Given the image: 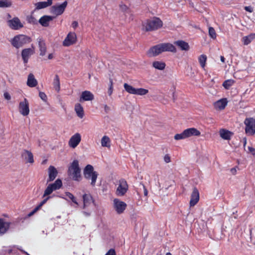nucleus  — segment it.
Returning <instances> with one entry per match:
<instances>
[{
  "label": "nucleus",
  "mask_w": 255,
  "mask_h": 255,
  "mask_svg": "<svg viewBox=\"0 0 255 255\" xmlns=\"http://www.w3.org/2000/svg\"><path fill=\"white\" fill-rule=\"evenodd\" d=\"M31 41L30 37L24 34H18L11 39L10 42L13 47L19 49L25 44L29 43Z\"/></svg>",
  "instance_id": "f257e3e1"
},
{
  "label": "nucleus",
  "mask_w": 255,
  "mask_h": 255,
  "mask_svg": "<svg viewBox=\"0 0 255 255\" xmlns=\"http://www.w3.org/2000/svg\"><path fill=\"white\" fill-rule=\"evenodd\" d=\"M162 24V21L159 18L153 17L143 22L142 29L146 31L155 30L161 27Z\"/></svg>",
  "instance_id": "f03ea898"
},
{
  "label": "nucleus",
  "mask_w": 255,
  "mask_h": 255,
  "mask_svg": "<svg viewBox=\"0 0 255 255\" xmlns=\"http://www.w3.org/2000/svg\"><path fill=\"white\" fill-rule=\"evenodd\" d=\"M83 213L86 216L90 215L92 211V208L94 205V199L90 194H85L83 195Z\"/></svg>",
  "instance_id": "7ed1b4c3"
},
{
  "label": "nucleus",
  "mask_w": 255,
  "mask_h": 255,
  "mask_svg": "<svg viewBox=\"0 0 255 255\" xmlns=\"http://www.w3.org/2000/svg\"><path fill=\"white\" fill-rule=\"evenodd\" d=\"M83 174L86 179L91 181V185L94 186L96 184L98 174L94 170L93 166L90 164L87 165L84 169Z\"/></svg>",
  "instance_id": "20e7f679"
},
{
  "label": "nucleus",
  "mask_w": 255,
  "mask_h": 255,
  "mask_svg": "<svg viewBox=\"0 0 255 255\" xmlns=\"http://www.w3.org/2000/svg\"><path fill=\"white\" fill-rule=\"evenodd\" d=\"M68 174L74 180L79 181L80 179L81 169L77 160H74L71 163L68 168Z\"/></svg>",
  "instance_id": "39448f33"
},
{
  "label": "nucleus",
  "mask_w": 255,
  "mask_h": 255,
  "mask_svg": "<svg viewBox=\"0 0 255 255\" xmlns=\"http://www.w3.org/2000/svg\"><path fill=\"white\" fill-rule=\"evenodd\" d=\"M125 90L129 94L138 96H144L148 93V90L144 88H135L127 83L124 84Z\"/></svg>",
  "instance_id": "423d86ee"
},
{
  "label": "nucleus",
  "mask_w": 255,
  "mask_h": 255,
  "mask_svg": "<svg viewBox=\"0 0 255 255\" xmlns=\"http://www.w3.org/2000/svg\"><path fill=\"white\" fill-rule=\"evenodd\" d=\"M68 5L67 1L65 0L62 3H57L50 7V13L56 16L62 14Z\"/></svg>",
  "instance_id": "0eeeda50"
},
{
  "label": "nucleus",
  "mask_w": 255,
  "mask_h": 255,
  "mask_svg": "<svg viewBox=\"0 0 255 255\" xmlns=\"http://www.w3.org/2000/svg\"><path fill=\"white\" fill-rule=\"evenodd\" d=\"M113 207L115 212L120 215L124 213L127 208V204L118 198H115L113 201Z\"/></svg>",
  "instance_id": "6e6552de"
},
{
  "label": "nucleus",
  "mask_w": 255,
  "mask_h": 255,
  "mask_svg": "<svg viewBox=\"0 0 255 255\" xmlns=\"http://www.w3.org/2000/svg\"><path fill=\"white\" fill-rule=\"evenodd\" d=\"M245 132L249 135L255 133V119L253 118H246L244 121Z\"/></svg>",
  "instance_id": "1a4fd4ad"
},
{
  "label": "nucleus",
  "mask_w": 255,
  "mask_h": 255,
  "mask_svg": "<svg viewBox=\"0 0 255 255\" xmlns=\"http://www.w3.org/2000/svg\"><path fill=\"white\" fill-rule=\"evenodd\" d=\"M77 41V36L75 32H69L62 42V45L65 47H69L75 44Z\"/></svg>",
  "instance_id": "9d476101"
},
{
  "label": "nucleus",
  "mask_w": 255,
  "mask_h": 255,
  "mask_svg": "<svg viewBox=\"0 0 255 255\" xmlns=\"http://www.w3.org/2000/svg\"><path fill=\"white\" fill-rule=\"evenodd\" d=\"M128 185L127 181L124 179L119 180L118 186L116 189V194L118 196H124L128 190Z\"/></svg>",
  "instance_id": "9b49d317"
},
{
  "label": "nucleus",
  "mask_w": 255,
  "mask_h": 255,
  "mask_svg": "<svg viewBox=\"0 0 255 255\" xmlns=\"http://www.w3.org/2000/svg\"><path fill=\"white\" fill-rule=\"evenodd\" d=\"M62 185V181L57 179L53 183L48 185L44 191L43 196H46L51 194L54 191L59 189Z\"/></svg>",
  "instance_id": "f8f14e48"
},
{
  "label": "nucleus",
  "mask_w": 255,
  "mask_h": 255,
  "mask_svg": "<svg viewBox=\"0 0 255 255\" xmlns=\"http://www.w3.org/2000/svg\"><path fill=\"white\" fill-rule=\"evenodd\" d=\"M18 109L19 113L23 116H27L30 112L29 105L28 100L26 98L20 102L18 104Z\"/></svg>",
  "instance_id": "ddd939ff"
},
{
  "label": "nucleus",
  "mask_w": 255,
  "mask_h": 255,
  "mask_svg": "<svg viewBox=\"0 0 255 255\" xmlns=\"http://www.w3.org/2000/svg\"><path fill=\"white\" fill-rule=\"evenodd\" d=\"M81 138V135L79 133L76 132L74 134L68 141L69 146L73 149L75 148L80 143Z\"/></svg>",
  "instance_id": "4468645a"
},
{
  "label": "nucleus",
  "mask_w": 255,
  "mask_h": 255,
  "mask_svg": "<svg viewBox=\"0 0 255 255\" xmlns=\"http://www.w3.org/2000/svg\"><path fill=\"white\" fill-rule=\"evenodd\" d=\"M34 53V47L23 49L21 51V57L23 62L26 64L28 62L29 58Z\"/></svg>",
  "instance_id": "2eb2a0df"
},
{
  "label": "nucleus",
  "mask_w": 255,
  "mask_h": 255,
  "mask_svg": "<svg viewBox=\"0 0 255 255\" xmlns=\"http://www.w3.org/2000/svg\"><path fill=\"white\" fill-rule=\"evenodd\" d=\"M8 26L12 29L18 30L23 27V25L18 17H14L7 21Z\"/></svg>",
  "instance_id": "dca6fc26"
},
{
  "label": "nucleus",
  "mask_w": 255,
  "mask_h": 255,
  "mask_svg": "<svg viewBox=\"0 0 255 255\" xmlns=\"http://www.w3.org/2000/svg\"><path fill=\"white\" fill-rule=\"evenodd\" d=\"M11 222H7L3 218H0V236L6 234L10 228Z\"/></svg>",
  "instance_id": "f3484780"
},
{
  "label": "nucleus",
  "mask_w": 255,
  "mask_h": 255,
  "mask_svg": "<svg viewBox=\"0 0 255 255\" xmlns=\"http://www.w3.org/2000/svg\"><path fill=\"white\" fill-rule=\"evenodd\" d=\"M94 99V96L89 91H85L82 92L79 101L81 102L85 101H91Z\"/></svg>",
  "instance_id": "a211bd4d"
},
{
  "label": "nucleus",
  "mask_w": 255,
  "mask_h": 255,
  "mask_svg": "<svg viewBox=\"0 0 255 255\" xmlns=\"http://www.w3.org/2000/svg\"><path fill=\"white\" fill-rule=\"evenodd\" d=\"M162 52L159 44H157L151 47L147 52L149 57H154L158 55Z\"/></svg>",
  "instance_id": "6ab92c4d"
},
{
  "label": "nucleus",
  "mask_w": 255,
  "mask_h": 255,
  "mask_svg": "<svg viewBox=\"0 0 255 255\" xmlns=\"http://www.w3.org/2000/svg\"><path fill=\"white\" fill-rule=\"evenodd\" d=\"M199 200V193L196 188L193 189V192L191 196L190 201V206L191 207L195 206Z\"/></svg>",
  "instance_id": "aec40b11"
},
{
  "label": "nucleus",
  "mask_w": 255,
  "mask_h": 255,
  "mask_svg": "<svg viewBox=\"0 0 255 255\" xmlns=\"http://www.w3.org/2000/svg\"><path fill=\"white\" fill-rule=\"evenodd\" d=\"M228 102L227 98L221 99L214 103V108L217 110H223L227 105Z\"/></svg>",
  "instance_id": "412c9836"
},
{
  "label": "nucleus",
  "mask_w": 255,
  "mask_h": 255,
  "mask_svg": "<svg viewBox=\"0 0 255 255\" xmlns=\"http://www.w3.org/2000/svg\"><path fill=\"white\" fill-rule=\"evenodd\" d=\"M186 138L192 136H199L201 135V132L194 128H188L184 130Z\"/></svg>",
  "instance_id": "4be33fe9"
},
{
  "label": "nucleus",
  "mask_w": 255,
  "mask_h": 255,
  "mask_svg": "<svg viewBox=\"0 0 255 255\" xmlns=\"http://www.w3.org/2000/svg\"><path fill=\"white\" fill-rule=\"evenodd\" d=\"M159 45L162 52L166 51L175 52L176 51L175 47L171 43H164L159 44Z\"/></svg>",
  "instance_id": "5701e85b"
},
{
  "label": "nucleus",
  "mask_w": 255,
  "mask_h": 255,
  "mask_svg": "<svg viewBox=\"0 0 255 255\" xmlns=\"http://www.w3.org/2000/svg\"><path fill=\"white\" fill-rule=\"evenodd\" d=\"M58 174L57 169L53 166H50L48 168V178L47 182L54 180Z\"/></svg>",
  "instance_id": "b1692460"
},
{
  "label": "nucleus",
  "mask_w": 255,
  "mask_h": 255,
  "mask_svg": "<svg viewBox=\"0 0 255 255\" xmlns=\"http://www.w3.org/2000/svg\"><path fill=\"white\" fill-rule=\"evenodd\" d=\"M21 156L27 162L32 163L34 162L33 154L30 151L24 150L21 153Z\"/></svg>",
  "instance_id": "393cba45"
},
{
  "label": "nucleus",
  "mask_w": 255,
  "mask_h": 255,
  "mask_svg": "<svg viewBox=\"0 0 255 255\" xmlns=\"http://www.w3.org/2000/svg\"><path fill=\"white\" fill-rule=\"evenodd\" d=\"M26 84L28 87L31 88L37 86L38 82L33 74L30 73L28 75Z\"/></svg>",
  "instance_id": "a878e982"
},
{
  "label": "nucleus",
  "mask_w": 255,
  "mask_h": 255,
  "mask_svg": "<svg viewBox=\"0 0 255 255\" xmlns=\"http://www.w3.org/2000/svg\"><path fill=\"white\" fill-rule=\"evenodd\" d=\"M174 44L181 50L188 51L190 49V46L188 43L183 40L176 41L174 42Z\"/></svg>",
  "instance_id": "bb28decb"
},
{
  "label": "nucleus",
  "mask_w": 255,
  "mask_h": 255,
  "mask_svg": "<svg viewBox=\"0 0 255 255\" xmlns=\"http://www.w3.org/2000/svg\"><path fill=\"white\" fill-rule=\"evenodd\" d=\"M38 47L40 51V55L41 56L45 55L47 51V48L44 41L42 39H39Z\"/></svg>",
  "instance_id": "cd10ccee"
},
{
  "label": "nucleus",
  "mask_w": 255,
  "mask_h": 255,
  "mask_svg": "<svg viewBox=\"0 0 255 255\" xmlns=\"http://www.w3.org/2000/svg\"><path fill=\"white\" fill-rule=\"evenodd\" d=\"M219 134L221 137L225 140H229L231 138L233 133L224 128H222L219 130Z\"/></svg>",
  "instance_id": "c85d7f7f"
},
{
  "label": "nucleus",
  "mask_w": 255,
  "mask_h": 255,
  "mask_svg": "<svg viewBox=\"0 0 255 255\" xmlns=\"http://www.w3.org/2000/svg\"><path fill=\"white\" fill-rule=\"evenodd\" d=\"M52 4V0H47L46 1H40L35 4L36 9H40L50 6Z\"/></svg>",
  "instance_id": "c756f323"
},
{
  "label": "nucleus",
  "mask_w": 255,
  "mask_h": 255,
  "mask_svg": "<svg viewBox=\"0 0 255 255\" xmlns=\"http://www.w3.org/2000/svg\"><path fill=\"white\" fill-rule=\"evenodd\" d=\"M53 19V17L51 16L44 15L41 17L39 20V22L43 26H47L49 25V22L52 21Z\"/></svg>",
  "instance_id": "7c9ffc66"
},
{
  "label": "nucleus",
  "mask_w": 255,
  "mask_h": 255,
  "mask_svg": "<svg viewBox=\"0 0 255 255\" xmlns=\"http://www.w3.org/2000/svg\"><path fill=\"white\" fill-rule=\"evenodd\" d=\"M75 111L77 114V116L80 119H82L84 116V109L82 105L77 103L75 105L74 108Z\"/></svg>",
  "instance_id": "2f4dec72"
},
{
  "label": "nucleus",
  "mask_w": 255,
  "mask_h": 255,
  "mask_svg": "<svg viewBox=\"0 0 255 255\" xmlns=\"http://www.w3.org/2000/svg\"><path fill=\"white\" fill-rule=\"evenodd\" d=\"M61 198L69 201L71 200L73 203H74L77 206L79 205V204L76 199V198L74 197V196L71 194V193L69 192H67L65 193V197L63 196H60Z\"/></svg>",
  "instance_id": "473e14b6"
},
{
  "label": "nucleus",
  "mask_w": 255,
  "mask_h": 255,
  "mask_svg": "<svg viewBox=\"0 0 255 255\" xmlns=\"http://www.w3.org/2000/svg\"><path fill=\"white\" fill-rule=\"evenodd\" d=\"M254 39H255V33H251L247 36H244L242 41L244 45H247Z\"/></svg>",
  "instance_id": "72a5a7b5"
},
{
  "label": "nucleus",
  "mask_w": 255,
  "mask_h": 255,
  "mask_svg": "<svg viewBox=\"0 0 255 255\" xmlns=\"http://www.w3.org/2000/svg\"><path fill=\"white\" fill-rule=\"evenodd\" d=\"M53 86L55 90L59 92L60 90V79L59 76L57 75H56L54 77L53 81Z\"/></svg>",
  "instance_id": "f704fd0d"
},
{
  "label": "nucleus",
  "mask_w": 255,
  "mask_h": 255,
  "mask_svg": "<svg viewBox=\"0 0 255 255\" xmlns=\"http://www.w3.org/2000/svg\"><path fill=\"white\" fill-rule=\"evenodd\" d=\"M166 64L164 62L155 61L152 63V66L156 69L163 70L165 69Z\"/></svg>",
  "instance_id": "c9c22d12"
},
{
  "label": "nucleus",
  "mask_w": 255,
  "mask_h": 255,
  "mask_svg": "<svg viewBox=\"0 0 255 255\" xmlns=\"http://www.w3.org/2000/svg\"><path fill=\"white\" fill-rule=\"evenodd\" d=\"M101 143V145L103 147L110 148L111 146V140L110 138L107 135H104L102 137Z\"/></svg>",
  "instance_id": "e433bc0d"
},
{
  "label": "nucleus",
  "mask_w": 255,
  "mask_h": 255,
  "mask_svg": "<svg viewBox=\"0 0 255 255\" xmlns=\"http://www.w3.org/2000/svg\"><path fill=\"white\" fill-rule=\"evenodd\" d=\"M12 5L11 0H0V8H5L10 7Z\"/></svg>",
  "instance_id": "4c0bfd02"
},
{
  "label": "nucleus",
  "mask_w": 255,
  "mask_h": 255,
  "mask_svg": "<svg viewBox=\"0 0 255 255\" xmlns=\"http://www.w3.org/2000/svg\"><path fill=\"white\" fill-rule=\"evenodd\" d=\"M207 57L206 55L202 54L198 57V61L201 67L204 69L206 66Z\"/></svg>",
  "instance_id": "58836bf2"
},
{
  "label": "nucleus",
  "mask_w": 255,
  "mask_h": 255,
  "mask_svg": "<svg viewBox=\"0 0 255 255\" xmlns=\"http://www.w3.org/2000/svg\"><path fill=\"white\" fill-rule=\"evenodd\" d=\"M235 83V81L232 79L227 80L223 83V87L226 89H229Z\"/></svg>",
  "instance_id": "ea45409f"
},
{
  "label": "nucleus",
  "mask_w": 255,
  "mask_h": 255,
  "mask_svg": "<svg viewBox=\"0 0 255 255\" xmlns=\"http://www.w3.org/2000/svg\"><path fill=\"white\" fill-rule=\"evenodd\" d=\"M186 138L184 130L180 133L176 134L174 135V139L177 140L184 139Z\"/></svg>",
  "instance_id": "a19ab883"
},
{
  "label": "nucleus",
  "mask_w": 255,
  "mask_h": 255,
  "mask_svg": "<svg viewBox=\"0 0 255 255\" xmlns=\"http://www.w3.org/2000/svg\"><path fill=\"white\" fill-rule=\"evenodd\" d=\"M209 34L210 36L211 37V38H212L214 39H216V33L215 29L212 27H210L209 28Z\"/></svg>",
  "instance_id": "79ce46f5"
},
{
  "label": "nucleus",
  "mask_w": 255,
  "mask_h": 255,
  "mask_svg": "<svg viewBox=\"0 0 255 255\" xmlns=\"http://www.w3.org/2000/svg\"><path fill=\"white\" fill-rule=\"evenodd\" d=\"M113 91V82L112 79H110V85H109V88L108 91V93L109 96H111Z\"/></svg>",
  "instance_id": "37998d69"
},
{
  "label": "nucleus",
  "mask_w": 255,
  "mask_h": 255,
  "mask_svg": "<svg viewBox=\"0 0 255 255\" xmlns=\"http://www.w3.org/2000/svg\"><path fill=\"white\" fill-rule=\"evenodd\" d=\"M39 96L43 101L46 102L47 99V96L44 92H40L39 93Z\"/></svg>",
  "instance_id": "c03bdc74"
},
{
  "label": "nucleus",
  "mask_w": 255,
  "mask_h": 255,
  "mask_svg": "<svg viewBox=\"0 0 255 255\" xmlns=\"http://www.w3.org/2000/svg\"><path fill=\"white\" fill-rule=\"evenodd\" d=\"M163 159L164 162L166 163H169L171 161L170 156L168 154L164 155Z\"/></svg>",
  "instance_id": "a18cd8bd"
},
{
  "label": "nucleus",
  "mask_w": 255,
  "mask_h": 255,
  "mask_svg": "<svg viewBox=\"0 0 255 255\" xmlns=\"http://www.w3.org/2000/svg\"><path fill=\"white\" fill-rule=\"evenodd\" d=\"M120 8L122 11H125L126 12H128L129 11L128 8L126 5H124V4L121 5Z\"/></svg>",
  "instance_id": "49530a36"
},
{
  "label": "nucleus",
  "mask_w": 255,
  "mask_h": 255,
  "mask_svg": "<svg viewBox=\"0 0 255 255\" xmlns=\"http://www.w3.org/2000/svg\"><path fill=\"white\" fill-rule=\"evenodd\" d=\"M248 151L254 155H255V149L252 146H248Z\"/></svg>",
  "instance_id": "de8ad7c7"
},
{
  "label": "nucleus",
  "mask_w": 255,
  "mask_h": 255,
  "mask_svg": "<svg viewBox=\"0 0 255 255\" xmlns=\"http://www.w3.org/2000/svg\"><path fill=\"white\" fill-rule=\"evenodd\" d=\"M105 255H116L115 250L111 249H110Z\"/></svg>",
  "instance_id": "09e8293b"
},
{
  "label": "nucleus",
  "mask_w": 255,
  "mask_h": 255,
  "mask_svg": "<svg viewBox=\"0 0 255 255\" xmlns=\"http://www.w3.org/2000/svg\"><path fill=\"white\" fill-rule=\"evenodd\" d=\"M39 209V207H36L32 211L30 212L28 214V217H30L32 216L36 212H37Z\"/></svg>",
  "instance_id": "8fccbe9b"
},
{
  "label": "nucleus",
  "mask_w": 255,
  "mask_h": 255,
  "mask_svg": "<svg viewBox=\"0 0 255 255\" xmlns=\"http://www.w3.org/2000/svg\"><path fill=\"white\" fill-rule=\"evenodd\" d=\"M4 97L5 99L9 100L11 99V96L7 92H5L3 94Z\"/></svg>",
  "instance_id": "3c124183"
},
{
  "label": "nucleus",
  "mask_w": 255,
  "mask_h": 255,
  "mask_svg": "<svg viewBox=\"0 0 255 255\" xmlns=\"http://www.w3.org/2000/svg\"><path fill=\"white\" fill-rule=\"evenodd\" d=\"M78 26V23L76 21H74L72 23V27L75 29Z\"/></svg>",
  "instance_id": "603ef678"
},
{
  "label": "nucleus",
  "mask_w": 255,
  "mask_h": 255,
  "mask_svg": "<svg viewBox=\"0 0 255 255\" xmlns=\"http://www.w3.org/2000/svg\"><path fill=\"white\" fill-rule=\"evenodd\" d=\"M49 198H50L49 197H47L43 201H42L40 203V204L39 205V206H38L37 207H39V209H40V207L47 202V201L49 199Z\"/></svg>",
  "instance_id": "864d4df0"
},
{
  "label": "nucleus",
  "mask_w": 255,
  "mask_h": 255,
  "mask_svg": "<svg viewBox=\"0 0 255 255\" xmlns=\"http://www.w3.org/2000/svg\"><path fill=\"white\" fill-rule=\"evenodd\" d=\"M245 9L247 11H249L250 12H252L253 10V9L252 8V7L250 6H246L245 7Z\"/></svg>",
  "instance_id": "5fc2aeb1"
},
{
  "label": "nucleus",
  "mask_w": 255,
  "mask_h": 255,
  "mask_svg": "<svg viewBox=\"0 0 255 255\" xmlns=\"http://www.w3.org/2000/svg\"><path fill=\"white\" fill-rule=\"evenodd\" d=\"M54 57V54L53 53H50L48 55V59L49 60H51V59H53Z\"/></svg>",
  "instance_id": "6e6d98bb"
},
{
  "label": "nucleus",
  "mask_w": 255,
  "mask_h": 255,
  "mask_svg": "<svg viewBox=\"0 0 255 255\" xmlns=\"http://www.w3.org/2000/svg\"><path fill=\"white\" fill-rule=\"evenodd\" d=\"M230 171L233 174L235 175L237 173V169L236 168H232L231 169Z\"/></svg>",
  "instance_id": "4d7b16f0"
},
{
  "label": "nucleus",
  "mask_w": 255,
  "mask_h": 255,
  "mask_svg": "<svg viewBox=\"0 0 255 255\" xmlns=\"http://www.w3.org/2000/svg\"><path fill=\"white\" fill-rule=\"evenodd\" d=\"M143 188H144V194L145 196H147V194H148L147 190L146 189V188L144 186H143Z\"/></svg>",
  "instance_id": "13d9d810"
},
{
  "label": "nucleus",
  "mask_w": 255,
  "mask_h": 255,
  "mask_svg": "<svg viewBox=\"0 0 255 255\" xmlns=\"http://www.w3.org/2000/svg\"><path fill=\"white\" fill-rule=\"evenodd\" d=\"M220 59H221V61L222 62H223V63H224V62H225V58L224 57V56H221L220 57Z\"/></svg>",
  "instance_id": "bf43d9fd"
},
{
  "label": "nucleus",
  "mask_w": 255,
  "mask_h": 255,
  "mask_svg": "<svg viewBox=\"0 0 255 255\" xmlns=\"http://www.w3.org/2000/svg\"><path fill=\"white\" fill-rule=\"evenodd\" d=\"M20 251H21V252H22L24 254H26V255H29L27 252L24 251H22L21 249H18Z\"/></svg>",
  "instance_id": "052dcab7"
},
{
  "label": "nucleus",
  "mask_w": 255,
  "mask_h": 255,
  "mask_svg": "<svg viewBox=\"0 0 255 255\" xmlns=\"http://www.w3.org/2000/svg\"><path fill=\"white\" fill-rule=\"evenodd\" d=\"M165 255H172V254L171 253H167Z\"/></svg>",
  "instance_id": "680f3d73"
},
{
  "label": "nucleus",
  "mask_w": 255,
  "mask_h": 255,
  "mask_svg": "<svg viewBox=\"0 0 255 255\" xmlns=\"http://www.w3.org/2000/svg\"><path fill=\"white\" fill-rule=\"evenodd\" d=\"M246 142H247L246 139H245L244 145L246 144Z\"/></svg>",
  "instance_id": "e2e57ef3"
}]
</instances>
